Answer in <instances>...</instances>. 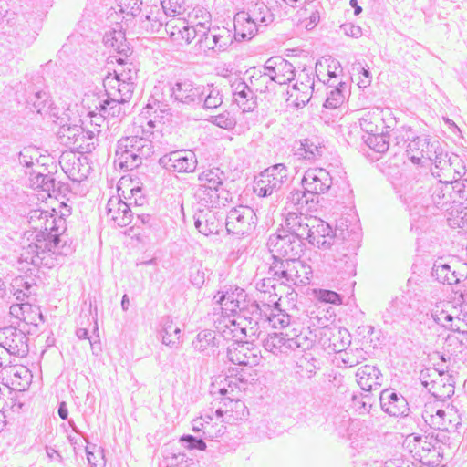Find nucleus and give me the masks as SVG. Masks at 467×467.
I'll return each instance as SVG.
<instances>
[{"mask_svg":"<svg viewBox=\"0 0 467 467\" xmlns=\"http://www.w3.org/2000/svg\"><path fill=\"white\" fill-rule=\"evenodd\" d=\"M209 30L218 51L223 52L233 44L234 36L229 28L224 26H210Z\"/></svg>","mask_w":467,"mask_h":467,"instance_id":"6e6d98bb","label":"nucleus"},{"mask_svg":"<svg viewBox=\"0 0 467 467\" xmlns=\"http://www.w3.org/2000/svg\"><path fill=\"white\" fill-rule=\"evenodd\" d=\"M288 180V170L282 164H275L262 171L254 182V192L259 197H270L275 195L277 202L280 198V191Z\"/></svg>","mask_w":467,"mask_h":467,"instance_id":"1a4fd4ad","label":"nucleus"},{"mask_svg":"<svg viewBox=\"0 0 467 467\" xmlns=\"http://www.w3.org/2000/svg\"><path fill=\"white\" fill-rule=\"evenodd\" d=\"M0 345L9 355L24 357L28 353L27 337L15 327L0 329Z\"/></svg>","mask_w":467,"mask_h":467,"instance_id":"6ab92c4d","label":"nucleus"},{"mask_svg":"<svg viewBox=\"0 0 467 467\" xmlns=\"http://www.w3.org/2000/svg\"><path fill=\"white\" fill-rule=\"evenodd\" d=\"M153 154L152 141L145 137L128 136L118 140L115 164L121 170L131 171L142 164Z\"/></svg>","mask_w":467,"mask_h":467,"instance_id":"39448f33","label":"nucleus"},{"mask_svg":"<svg viewBox=\"0 0 467 467\" xmlns=\"http://www.w3.org/2000/svg\"><path fill=\"white\" fill-rule=\"evenodd\" d=\"M59 165L67 177L80 182L87 178L88 169H83L80 158L74 151H64L59 157Z\"/></svg>","mask_w":467,"mask_h":467,"instance_id":"7c9ffc66","label":"nucleus"},{"mask_svg":"<svg viewBox=\"0 0 467 467\" xmlns=\"http://www.w3.org/2000/svg\"><path fill=\"white\" fill-rule=\"evenodd\" d=\"M57 138L67 147H81L84 141V129L78 125L64 124L57 131Z\"/></svg>","mask_w":467,"mask_h":467,"instance_id":"37998d69","label":"nucleus"},{"mask_svg":"<svg viewBox=\"0 0 467 467\" xmlns=\"http://www.w3.org/2000/svg\"><path fill=\"white\" fill-rule=\"evenodd\" d=\"M224 224L229 234H250L256 227L257 216L253 208L239 205L228 212L224 217Z\"/></svg>","mask_w":467,"mask_h":467,"instance_id":"9b49d317","label":"nucleus"},{"mask_svg":"<svg viewBox=\"0 0 467 467\" xmlns=\"http://www.w3.org/2000/svg\"><path fill=\"white\" fill-rule=\"evenodd\" d=\"M186 0H161V8L166 16H176L186 11Z\"/></svg>","mask_w":467,"mask_h":467,"instance_id":"774afa93","label":"nucleus"},{"mask_svg":"<svg viewBox=\"0 0 467 467\" xmlns=\"http://www.w3.org/2000/svg\"><path fill=\"white\" fill-rule=\"evenodd\" d=\"M427 138L428 137L423 136L410 139V135H407V140H403V145L407 143V156L414 164L420 165L423 161L424 149L427 147Z\"/></svg>","mask_w":467,"mask_h":467,"instance_id":"8fccbe9b","label":"nucleus"},{"mask_svg":"<svg viewBox=\"0 0 467 467\" xmlns=\"http://www.w3.org/2000/svg\"><path fill=\"white\" fill-rule=\"evenodd\" d=\"M318 202L319 200L317 195L311 194L305 189L303 191L293 190L287 196L286 204L288 208H294L296 210L295 213L297 214H304L305 212L312 211ZM288 213L294 212L289 211Z\"/></svg>","mask_w":467,"mask_h":467,"instance_id":"72a5a7b5","label":"nucleus"},{"mask_svg":"<svg viewBox=\"0 0 467 467\" xmlns=\"http://www.w3.org/2000/svg\"><path fill=\"white\" fill-rule=\"evenodd\" d=\"M422 417L431 428L449 431L450 428H456L460 424L459 416L452 410H436L435 414L425 410Z\"/></svg>","mask_w":467,"mask_h":467,"instance_id":"473e14b6","label":"nucleus"},{"mask_svg":"<svg viewBox=\"0 0 467 467\" xmlns=\"http://www.w3.org/2000/svg\"><path fill=\"white\" fill-rule=\"evenodd\" d=\"M233 99L244 112H251L257 106V97L251 88L242 78H236L231 84Z\"/></svg>","mask_w":467,"mask_h":467,"instance_id":"a878e982","label":"nucleus"},{"mask_svg":"<svg viewBox=\"0 0 467 467\" xmlns=\"http://www.w3.org/2000/svg\"><path fill=\"white\" fill-rule=\"evenodd\" d=\"M107 216L119 227H126L133 218V213L130 205L119 197H111L107 203Z\"/></svg>","mask_w":467,"mask_h":467,"instance_id":"c85d7f7f","label":"nucleus"},{"mask_svg":"<svg viewBox=\"0 0 467 467\" xmlns=\"http://www.w3.org/2000/svg\"><path fill=\"white\" fill-rule=\"evenodd\" d=\"M431 276L443 285L460 284L467 277V264L456 259L445 262L443 258H439L433 264Z\"/></svg>","mask_w":467,"mask_h":467,"instance_id":"ddd939ff","label":"nucleus"},{"mask_svg":"<svg viewBox=\"0 0 467 467\" xmlns=\"http://www.w3.org/2000/svg\"><path fill=\"white\" fill-rule=\"evenodd\" d=\"M389 140L390 138H389V135H387V133L381 130V131H379L376 134H370V136H367L365 142L374 151L384 153L389 148Z\"/></svg>","mask_w":467,"mask_h":467,"instance_id":"052dcab7","label":"nucleus"},{"mask_svg":"<svg viewBox=\"0 0 467 467\" xmlns=\"http://www.w3.org/2000/svg\"><path fill=\"white\" fill-rule=\"evenodd\" d=\"M171 97L175 100L186 105H201L202 86H195L192 82L185 80L176 82L171 88Z\"/></svg>","mask_w":467,"mask_h":467,"instance_id":"cd10ccee","label":"nucleus"},{"mask_svg":"<svg viewBox=\"0 0 467 467\" xmlns=\"http://www.w3.org/2000/svg\"><path fill=\"white\" fill-rule=\"evenodd\" d=\"M41 156L39 150L34 146L25 147L18 153V162L26 168H32L36 162H38Z\"/></svg>","mask_w":467,"mask_h":467,"instance_id":"338daca9","label":"nucleus"},{"mask_svg":"<svg viewBox=\"0 0 467 467\" xmlns=\"http://www.w3.org/2000/svg\"><path fill=\"white\" fill-rule=\"evenodd\" d=\"M286 261H289L288 272L290 273L292 287L309 284L312 276L311 266L302 261L300 257H293V259H286Z\"/></svg>","mask_w":467,"mask_h":467,"instance_id":"e433bc0d","label":"nucleus"},{"mask_svg":"<svg viewBox=\"0 0 467 467\" xmlns=\"http://www.w3.org/2000/svg\"><path fill=\"white\" fill-rule=\"evenodd\" d=\"M264 70H266L275 84L285 85L292 81L295 77L294 66L281 57H272L268 58Z\"/></svg>","mask_w":467,"mask_h":467,"instance_id":"5701e85b","label":"nucleus"},{"mask_svg":"<svg viewBox=\"0 0 467 467\" xmlns=\"http://www.w3.org/2000/svg\"><path fill=\"white\" fill-rule=\"evenodd\" d=\"M31 186L47 192L49 197L58 198L66 196L68 186L60 181H57L51 174H43L40 171L30 172Z\"/></svg>","mask_w":467,"mask_h":467,"instance_id":"b1692460","label":"nucleus"},{"mask_svg":"<svg viewBox=\"0 0 467 467\" xmlns=\"http://www.w3.org/2000/svg\"><path fill=\"white\" fill-rule=\"evenodd\" d=\"M225 174L219 168H213L199 173L200 182L194 194L198 206L223 207L231 200V192L223 187Z\"/></svg>","mask_w":467,"mask_h":467,"instance_id":"f03ea898","label":"nucleus"},{"mask_svg":"<svg viewBox=\"0 0 467 467\" xmlns=\"http://www.w3.org/2000/svg\"><path fill=\"white\" fill-rule=\"evenodd\" d=\"M229 360L236 365L253 367L258 364V351L252 342L234 341L227 349Z\"/></svg>","mask_w":467,"mask_h":467,"instance_id":"412c9836","label":"nucleus"},{"mask_svg":"<svg viewBox=\"0 0 467 467\" xmlns=\"http://www.w3.org/2000/svg\"><path fill=\"white\" fill-rule=\"evenodd\" d=\"M166 16L159 5L147 6L139 21V28L147 34L161 33Z\"/></svg>","mask_w":467,"mask_h":467,"instance_id":"2f4dec72","label":"nucleus"},{"mask_svg":"<svg viewBox=\"0 0 467 467\" xmlns=\"http://www.w3.org/2000/svg\"><path fill=\"white\" fill-rule=\"evenodd\" d=\"M317 335L313 334L309 330L300 331L296 333V329H293L290 333L289 347L291 351H302L305 352L309 350L314 346Z\"/></svg>","mask_w":467,"mask_h":467,"instance_id":"3c124183","label":"nucleus"},{"mask_svg":"<svg viewBox=\"0 0 467 467\" xmlns=\"http://www.w3.org/2000/svg\"><path fill=\"white\" fill-rule=\"evenodd\" d=\"M314 91V79L311 75L305 70L299 73L298 80L294 84L290 98L295 97L294 103L296 108L306 106Z\"/></svg>","mask_w":467,"mask_h":467,"instance_id":"c756f323","label":"nucleus"},{"mask_svg":"<svg viewBox=\"0 0 467 467\" xmlns=\"http://www.w3.org/2000/svg\"><path fill=\"white\" fill-rule=\"evenodd\" d=\"M316 358L310 354H306L296 361L297 373L302 377L311 378L316 374L317 367Z\"/></svg>","mask_w":467,"mask_h":467,"instance_id":"0e129e2a","label":"nucleus"},{"mask_svg":"<svg viewBox=\"0 0 467 467\" xmlns=\"http://www.w3.org/2000/svg\"><path fill=\"white\" fill-rule=\"evenodd\" d=\"M451 172L446 171L443 177L426 174L424 180H418L410 187L405 186L400 195L401 201L410 211L424 209L431 203L439 209H444L452 200L448 184Z\"/></svg>","mask_w":467,"mask_h":467,"instance_id":"f257e3e1","label":"nucleus"},{"mask_svg":"<svg viewBox=\"0 0 467 467\" xmlns=\"http://www.w3.org/2000/svg\"><path fill=\"white\" fill-rule=\"evenodd\" d=\"M353 237L349 241L342 242V250L348 252L337 251L334 255V267L346 275H351L355 273L356 268V251L359 247V234H353Z\"/></svg>","mask_w":467,"mask_h":467,"instance_id":"a211bd4d","label":"nucleus"},{"mask_svg":"<svg viewBox=\"0 0 467 467\" xmlns=\"http://www.w3.org/2000/svg\"><path fill=\"white\" fill-rule=\"evenodd\" d=\"M246 295L243 289L236 288L235 291L218 292L214 299L222 306V308L233 313L237 312V308L245 298Z\"/></svg>","mask_w":467,"mask_h":467,"instance_id":"09e8293b","label":"nucleus"},{"mask_svg":"<svg viewBox=\"0 0 467 467\" xmlns=\"http://www.w3.org/2000/svg\"><path fill=\"white\" fill-rule=\"evenodd\" d=\"M116 61L118 66L114 69L115 81L136 83L139 69L131 60L130 56L117 57Z\"/></svg>","mask_w":467,"mask_h":467,"instance_id":"c03bdc74","label":"nucleus"},{"mask_svg":"<svg viewBox=\"0 0 467 467\" xmlns=\"http://www.w3.org/2000/svg\"><path fill=\"white\" fill-rule=\"evenodd\" d=\"M333 184V179L326 169L312 168L305 171L302 186L306 192L317 197L327 192Z\"/></svg>","mask_w":467,"mask_h":467,"instance_id":"aec40b11","label":"nucleus"},{"mask_svg":"<svg viewBox=\"0 0 467 467\" xmlns=\"http://www.w3.org/2000/svg\"><path fill=\"white\" fill-rule=\"evenodd\" d=\"M103 43L107 47L114 49L118 57L131 56L132 49L127 43L125 34L121 30L112 29L106 32L103 36Z\"/></svg>","mask_w":467,"mask_h":467,"instance_id":"79ce46f5","label":"nucleus"},{"mask_svg":"<svg viewBox=\"0 0 467 467\" xmlns=\"http://www.w3.org/2000/svg\"><path fill=\"white\" fill-rule=\"evenodd\" d=\"M126 102L120 101L119 98H116L107 92V99L99 102V105H96V110H99V112H103L108 117H118L120 114H125V111L122 109V106L125 105Z\"/></svg>","mask_w":467,"mask_h":467,"instance_id":"864d4df0","label":"nucleus"},{"mask_svg":"<svg viewBox=\"0 0 467 467\" xmlns=\"http://www.w3.org/2000/svg\"><path fill=\"white\" fill-rule=\"evenodd\" d=\"M158 163L171 172H193L197 168V157L191 150H173L161 156Z\"/></svg>","mask_w":467,"mask_h":467,"instance_id":"2eb2a0df","label":"nucleus"},{"mask_svg":"<svg viewBox=\"0 0 467 467\" xmlns=\"http://www.w3.org/2000/svg\"><path fill=\"white\" fill-rule=\"evenodd\" d=\"M324 337H328V348L336 353H342L347 350L350 345V334L345 328H337L334 331L325 326L320 333Z\"/></svg>","mask_w":467,"mask_h":467,"instance_id":"ea45409f","label":"nucleus"},{"mask_svg":"<svg viewBox=\"0 0 467 467\" xmlns=\"http://www.w3.org/2000/svg\"><path fill=\"white\" fill-rule=\"evenodd\" d=\"M15 94L18 103L25 104L39 114L48 113L53 105L45 79L38 73L26 75L16 86Z\"/></svg>","mask_w":467,"mask_h":467,"instance_id":"20e7f679","label":"nucleus"},{"mask_svg":"<svg viewBox=\"0 0 467 467\" xmlns=\"http://www.w3.org/2000/svg\"><path fill=\"white\" fill-rule=\"evenodd\" d=\"M333 426L338 436L350 441L353 448L359 447L364 441L366 435L364 422L352 419L347 411L334 416Z\"/></svg>","mask_w":467,"mask_h":467,"instance_id":"4468645a","label":"nucleus"},{"mask_svg":"<svg viewBox=\"0 0 467 467\" xmlns=\"http://www.w3.org/2000/svg\"><path fill=\"white\" fill-rule=\"evenodd\" d=\"M348 93V86L345 82H339L337 86L327 93V98L324 103V107L327 109H337L341 106Z\"/></svg>","mask_w":467,"mask_h":467,"instance_id":"13d9d810","label":"nucleus"},{"mask_svg":"<svg viewBox=\"0 0 467 467\" xmlns=\"http://www.w3.org/2000/svg\"><path fill=\"white\" fill-rule=\"evenodd\" d=\"M293 150L300 159L316 161L322 157L324 146L317 138H306L295 141Z\"/></svg>","mask_w":467,"mask_h":467,"instance_id":"c9c22d12","label":"nucleus"},{"mask_svg":"<svg viewBox=\"0 0 467 467\" xmlns=\"http://www.w3.org/2000/svg\"><path fill=\"white\" fill-rule=\"evenodd\" d=\"M216 344L215 332L209 329L200 331L192 341V347L196 351L209 355L213 352Z\"/></svg>","mask_w":467,"mask_h":467,"instance_id":"5fc2aeb1","label":"nucleus"},{"mask_svg":"<svg viewBox=\"0 0 467 467\" xmlns=\"http://www.w3.org/2000/svg\"><path fill=\"white\" fill-rule=\"evenodd\" d=\"M249 80L250 86L254 93L264 94L274 91L275 89V83L268 72L264 70V67L260 69L253 68V73Z\"/></svg>","mask_w":467,"mask_h":467,"instance_id":"de8ad7c7","label":"nucleus"},{"mask_svg":"<svg viewBox=\"0 0 467 467\" xmlns=\"http://www.w3.org/2000/svg\"><path fill=\"white\" fill-rule=\"evenodd\" d=\"M103 43L107 47L114 49L118 57L131 56L132 49L127 43L125 34L121 30L112 29L106 32L103 36Z\"/></svg>","mask_w":467,"mask_h":467,"instance_id":"a19ab883","label":"nucleus"},{"mask_svg":"<svg viewBox=\"0 0 467 467\" xmlns=\"http://www.w3.org/2000/svg\"><path fill=\"white\" fill-rule=\"evenodd\" d=\"M380 406L383 411L393 417L406 416L410 410L407 400L392 389L380 393Z\"/></svg>","mask_w":467,"mask_h":467,"instance_id":"bb28decb","label":"nucleus"},{"mask_svg":"<svg viewBox=\"0 0 467 467\" xmlns=\"http://www.w3.org/2000/svg\"><path fill=\"white\" fill-rule=\"evenodd\" d=\"M290 224L297 230V235L302 236L303 241L320 249H328L334 244L335 234L330 225L316 217H307L306 214H297L296 221Z\"/></svg>","mask_w":467,"mask_h":467,"instance_id":"423d86ee","label":"nucleus"},{"mask_svg":"<svg viewBox=\"0 0 467 467\" xmlns=\"http://www.w3.org/2000/svg\"><path fill=\"white\" fill-rule=\"evenodd\" d=\"M65 251H57L56 243H47L42 235H36L34 241L21 248L19 261L35 266L52 268L57 264V256Z\"/></svg>","mask_w":467,"mask_h":467,"instance_id":"0eeeda50","label":"nucleus"},{"mask_svg":"<svg viewBox=\"0 0 467 467\" xmlns=\"http://www.w3.org/2000/svg\"><path fill=\"white\" fill-rule=\"evenodd\" d=\"M214 208L199 206L194 213V225L205 236L218 234L223 227L224 215Z\"/></svg>","mask_w":467,"mask_h":467,"instance_id":"f3484780","label":"nucleus"},{"mask_svg":"<svg viewBox=\"0 0 467 467\" xmlns=\"http://www.w3.org/2000/svg\"><path fill=\"white\" fill-rule=\"evenodd\" d=\"M202 99L201 105L206 109H217L223 103V96L220 90L213 85L202 87Z\"/></svg>","mask_w":467,"mask_h":467,"instance_id":"4d7b16f0","label":"nucleus"},{"mask_svg":"<svg viewBox=\"0 0 467 467\" xmlns=\"http://www.w3.org/2000/svg\"><path fill=\"white\" fill-rule=\"evenodd\" d=\"M290 333H273L269 334L266 338L263 339V346L266 351L278 355L282 353H288L291 351L289 347Z\"/></svg>","mask_w":467,"mask_h":467,"instance_id":"49530a36","label":"nucleus"},{"mask_svg":"<svg viewBox=\"0 0 467 467\" xmlns=\"http://www.w3.org/2000/svg\"><path fill=\"white\" fill-rule=\"evenodd\" d=\"M356 377L358 384L365 391H372L381 386L382 375L375 366L365 365L360 367L356 373Z\"/></svg>","mask_w":467,"mask_h":467,"instance_id":"58836bf2","label":"nucleus"},{"mask_svg":"<svg viewBox=\"0 0 467 467\" xmlns=\"http://www.w3.org/2000/svg\"><path fill=\"white\" fill-rule=\"evenodd\" d=\"M427 147L424 149L423 161L420 165L432 163L430 173L436 176H444L446 171H452L453 163L458 161V155L449 156L441 146V143L436 139L427 138Z\"/></svg>","mask_w":467,"mask_h":467,"instance_id":"9d476101","label":"nucleus"},{"mask_svg":"<svg viewBox=\"0 0 467 467\" xmlns=\"http://www.w3.org/2000/svg\"><path fill=\"white\" fill-rule=\"evenodd\" d=\"M246 16H250L253 22H256L257 27L263 32L274 22V14L270 8L262 1H256L248 5L244 10Z\"/></svg>","mask_w":467,"mask_h":467,"instance_id":"4c0bfd02","label":"nucleus"},{"mask_svg":"<svg viewBox=\"0 0 467 467\" xmlns=\"http://www.w3.org/2000/svg\"><path fill=\"white\" fill-rule=\"evenodd\" d=\"M34 227L41 228L36 235H42L47 243L54 241L56 250L64 251V244H61L62 239L60 237L66 230V222L63 218L55 217L49 213V217H45L40 225H34Z\"/></svg>","mask_w":467,"mask_h":467,"instance_id":"393cba45","label":"nucleus"},{"mask_svg":"<svg viewBox=\"0 0 467 467\" xmlns=\"http://www.w3.org/2000/svg\"><path fill=\"white\" fill-rule=\"evenodd\" d=\"M296 213H287L285 220V227L278 229L276 233L268 238L267 246L273 254V259H293L301 257L305 243L302 236L297 235V230L290 224L296 221Z\"/></svg>","mask_w":467,"mask_h":467,"instance_id":"7ed1b4c3","label":"nucleus"},{"mask_svg":"<svg viewBox=\"0 0 467 467\" xmlns=\"http://www.w3.org/2000/svg\"><path fill=\"white\" fill-rule=\"evenodd\" d=\"M231 327L225 325L226 329L222 331L223 337L227 338L238 337V333L244 335L245 337L254 341L258 339L263 334V329L266 327L265 317H261L260 319L249 317V319L230 320Z\"/></svg>","mask_w":467,"mask_h":467,"instance_id":"dca6fc26","label":"nucleus"},{"mask_svg":"<svg viewBox=\"0 0 467 467\" xmlns=\"http://www.w3.org/2000/svg\"><path fill=\"white\" fill-rule=\"evenodd\" d=\"M289 261L286 259H273L268 270V275L275 278L276 282L281 285L292 287L290 284V273L288 272Z\"/></svg>","mask_w":467,"mask_h":467,"instance_id":"603ef678","label":"nucleus"},{"mask_svg":"<svg viewBox=\"0 0 467 467\" xmlns=\"http://www.w3.org/2000/svg\"><path fill=\"white\" fill-rule=\"evenodd\" d=\"M118 84L117 89L112 86V90H107V92L116 98H119L122 102H130L133 96L134 88L136 83L130 81H116Z\"/></svg>","mask_w":467,"mask_h":467,"instance_id":"e2e57ef3","label":"nucleus"},{"mask_svg":"<svg viewBox=\"0 0 467 467\" xmlns=\"http://www.w3.org/2000/svg\"><path fill=\"white\" fill-rule=\"evenodd\" d=\"M404 446L413 459L428 466H438L441 462V446L433 436L408 435Z\"/></svg>","mask_w":467,"mask_h":467,"instance_id":"6e6552de","label":"nucleus"},{"mask_svg":"<svg viewBox=\"0 0 467 467\" xmlns=\"http://www.w3.org/2000/svg\"><path fill=\"white\" fill-rule=\"evenodd\" d=\"M451 203L460 202L463 199H467V179H462L460 171L454 168L451 173V179L448 182ZM448 223L452 228H460L462 232L467 233V206L457 212L456 215H452L448 219Z\"/></svg>","mask_w":467,"mask_h":467,"instance_id":"f8f14e48","label":"nucleus"},{"mask_svg":"<svg viewBox=\"0 0 467 467\" xmlns=\"http://www.w3.org/2000/svg\"><path fill=\"white\" fill-rule=\"evenodd\" d=\"M185 19L172 18L169 21H164L163 28L166 34L173 42L180 43V35L185 26Z\"/></svg>","mask_w":467,"mask_h":467,"instance_id":"69168bd1","label":"nucleus"},{"mask_svg":"<svg viewBox=\"0 0 467 467\" xmlns=\"http://www.w3.org/2000/svg\"><path fill=\"white\" fill-rule=\"evenodd\" d=\"M211 14L206 8L195 6L189 12L187 22L204 30L211 26Z\"/></svg>","mask_w":467,"mask_h":467,"instance_id":"bf43d9fd","label":"nucleus"},{"mask_svg":"<svg viewBox=\"0 0 467 467\" xmlns=\"http://www.w3.org/2000/svg\"><path fill=\"white\" fill-rule=\"evenodd\" d=\"M266 311H271L270 305H259L255 300L244 298L235 312L237 317L234 320L249 319V317L260 319L261 317H265Z\"/></svg>","mask_w":467,"mask_h":467,"instance_id":"a18cd8bd","label":"nucleus"},{"mask_svg":"<svg viewBox=\"0 0 467 467\" xmlns=\"http://www.w3.org/2000/svg\"><path fill=\"white\" fill-rule=\"evenodd\" d=\"M234 39L237 41L250 40L262 31L257 27L256 22H253L246 16L244 10L239 11L234 17Z\"/></svg>","mask_w":467,"mask_h":467,"instance_id":"f704fd0d","label":"nucleus"},{"mask_svg":"<svg viewBox=\"0 0 467 467\" xmlns=\"http://www.w3.org/2000/svg\"><path fill=\"white\" fill-rule=\"evenodd\" d=\"M24 191L15 189L13 185L0 188V220L5 221L16 211L20 212L19 206L26 202Z\"/></svg>","mask_w":467,"mask_h":467,"instance_id":"4be33fe9","label":"nucleus"},{"mask_svg":"<svg viewBox=\"0 0 467 467\" xmlns=\"http://www.w3.org/2000/svg\"><path fill=\"white\" fill-rule=\"evenodd\" d=\"M181 333V328L175 326L172 321L167 319L163 323V327L161 331L162 343L171 348L176 346L179 343Z\"/></svg>","mask_w":467,"mask_h":467,"instance_id":"680f3d73","label":"nucleus"}]
</instances>
